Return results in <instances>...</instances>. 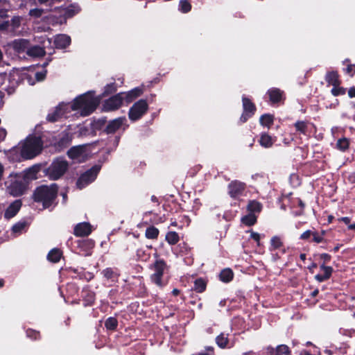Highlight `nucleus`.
I'll return each instance as SVG.
<instances>
[{
	"label": "nucleus",
	"mask_w": 355,
	"mask_h": 355,
	"mask_svg": "<svg viewBox=\"0 0 355 355\" xmlns=\"http://www.w3.org/2000/svg\"><path fill=\"white\" fill-rule=\"evenodd\" d=\"M40 4H44L49 7L46 12L50 14L48 19L52 24H65L68 18L72 17L76 15L80 8L77 5L69 4L61 6H54L55 3L60 2V0H37Z\"/></svg>",
	"instance_id": "1"
},
{
	"label": "nucleus",
	"mask_w": 355,
	"mask_h": 355,
	"mask_svg": "<svg viewBox=\"0 0 355 355\" xmlns=\"http://www.w3.org/2000/svg\"><path fill=\"white\" fill-rule=\"evenodd\" d=\"M99 103V99L94 97L92 92L79 96L70 104L71 110L77 111L81 116L90 114Z\"/></svg>",
	"instance_id": "2"
},
{
	"label": "nucleus",
	"mask_w": 355,
	"mask_h": 355,
	"mask_svg": "<svg viewBox=\"0 0 355 355\" xmlns=\"http://www.w3.org/2000/svg\"><path fill=\"white\" fill-rule=\"evenodd\" d=\"M141 94L142 89L139 87L135 88L128 92L119 93L105 101L103 110L107 112L117 110L123 103L128 104Z\"/></svg>",
	"instance_id": "3"
},
{
	"label": "nucleus",
	"mask_w": 355,
	"mask_h": 355,
	"mask_svg": "<svg viewBox=\"0 0 355 355\" xmlns=\"http://www.w3.org/2000/svg\"><path fill=\"white\" fill-rule=\"evenodd\" d=\"M42 148V142L39 137L29 136L23 142L15 148L19 150L21 155L26 159H32L40 153Z\"/></svg>",
	"instance_id": "4"
},
{
	"label": "nucleus",
	"mask_w": 355,
	"mask_h": 355,
	"mask_svg": "<svg viewBox=\"0 0 355 355\" xmlns=\"http://www.w3.org/2000/svg\"><path fill=\"white\" fill-rule=\"evenodd\" d=\"M58 185L52 184L49 186L42 185L34 192V200L42 203L44 208L50 207L54 202L58 194Z\"/></svg>",
	"instance_id": "5"
},
{
	"label": "nucleus",
	"mask_w": 355,
	"mask_h": 355,
	"mask_svg": "<svg viewBox=\"0 0 355 355\" xmlns=\"http://www.w3.org/2000/svg\"><path fill=\"white\" fill-rule=\"evenodd\" d=\"M8 193L13 196L22 195L26 189V184L23 180V177L17 173H11L5 182Z\"/></svg>",
	"instance_id": "6"
},
{
	"label": "nucleus",
	"mask_w": 355,
	"mask_h": 355,
	"mask_svg": "<svg viewBox=\"0 0 355 355\" xmlns=\"http://www.w3.org/2000/svg\"><path fill=\"white\" fill-rule=\"evenodd\" d=\"M67 169V162L62 158H58L45 170V174L51 180H58L65 173Z\"/></svg>",
	"instance_id": "7"
},
{
	"label": "nucleus",
	"mask_w": 355,
	"mask_h": 355,
	"mask_svg": "<svg viewBox=\"0 0 355 355\" xmlns=\"http://www.w3.org/2000/svg\"><path fill=\"white\" fill-rule=\"evenodd\" d=\"M166 269V263L162 259H157L153 264L150 266V280L157 286L162 287V277L164 270Z\"/></svg>",
	"instance_id": "8"
},
{
	"label": "nucleus",
	"mask_w": 355,
	"mask_h": 355,
	"mask_svg": "<svg viewBox=\"0 0 355 355\" xmlns=\"http://www.w3.org/2000/svg\"><path fill=\"white\" fill-rule=\"evenodd\" d=\"M243 112L239 118V122L242 124L247 122L256 113L257 106L251 98L243 95L242 96Z\"/></svg>",
	"instance_id": "9"
},
{
	"label": "nucleus",
	"mask_w": 355,
	"mask_h": 355,
	"mask_svg": "<svg viewBox=\"0 0 355 355\" xmlns=\"http://www.w3.org/2000/svg\"><path fill=\"white\" fill-rule=\"evenodd\" d=\"M89 145L85 144L72 147L67 153L69 157L72 159L82 162L87 159L90 155L89 150Z\"/></svg>",
	"instance_id": "10"
},
{
	"label": "nucleus",
	"mask_w": 355,
	"mask_h": 355,
	"mask_svg": "<svg viewBox=\"0 0 355 355\" xmlns=\"http://www.w3.org/2000/svg\"><path fill=\"white\" fill-rule=\"evenodd\" d=\"M148 107L146 101H138L130 107L128 112L129 119L132 121H137L146 112Z\"/></svg>",
	"instance_id": "11"
},
{
	"label": "nucleus",
	"mask_w": 355,
	"mask_h": 355,
	"mask_svg": "<svg viewBox=\"0 0 355 355\" xmlns=\"http://www.w3.org/2000/svg\"><path fill=\"white\" fill-rule=\"evenodd\" d=\"M101 169L99 166H94L89 170L83 173L77 181V187L83 189L92 182L96 178Z\"/></svg>",
	"instance_id": "12"
},
{
	"label": "nucleus",
	"mask_w": 355,
	"mask_h": 355,
	"mask_svg": "<svg viewBox=\"0 0 355 355\" xmlns=\"http://www.w3.org/2000/svg\"><path fill=\"white\" fill-rule=\"evenodd\" d=\"M70 111V104L60 103L52 112L47 115L46 119L51 122H54L63 117L67 118Z\"/></svg>",
	"instance_id": "13"
},
{
	"label": "nucleus",
	"mask_w": 355,
	"mask_h": 355,
	"mask_svg": "<svg viewBox=\"0 0 355 355\" xmlns=\"http://www.w3.org/2000/svg\"><path fill=\"white\" fill-rule=\"evenodd\" d=\"M268 97V101L270 105H279L285 100L284 91L277 87L270 88L266 94Z\"/></svg>",
	"instance_id": "14"
},
{
	"label": "nucleus",
	"mask_w": 355,
	"mask_h": 355,
	"mask_svg": "<svg viewBox=\"0 0 355 355\" xmlns=\"http://www.w3.org/2000/svg\"><path fill=\"white\" fill-rule=\"evenodd\" d=\"M246 185L239 180L232 181L228 185V194L233 198H237L243 195Z\"/></svg>",
	"instance_id": "15"
},
{
	"label": "nucleus",
	"mask_w": 355,
	"mask_h": 355,
	"mask_svg": "<svg viewBox=\"0 0 355 355\" xmlns=\"http://www.w3.org/2000/svg\"><path fill=\"white\" fill-rule=\"evenodd\" d=\"M92 230V226L89 223L83 222L75 226L73 234L76 236L83 237L89 235Z\"/></svg>",
	"instance_id": "16"
},
{
	"label": "nucleus",
	"mask_w": 355,
	"mask_h": 355,
	"mask_svg": "<svg viewBox=\"0 0 355 355\" xmlns=\"http://www.w3.org/2000/svg\"><path fill=\"white\" fill-rule=\"evenodd\" d=\"M40 166L35 165L26 169L23 173L17 174L23 177L24 182L27 184L28 182L37 178V174L40 171Z\"/></svg>",
	"instance_id": "17"
},
{
	"label": "nucleus",
	"mask_w": 355,
	"mask_h": 355,
	"mask_svg": "<svg viewBox=\"0 0 355 355\" xmlns=\"http://www.w3.org/2000/svg\"><path fill=\"white\" fill-rule=\"evenodd\" d=\"M266 350L270 355H291V351L286 345H279L275 348L269 346Z\"/></svg>",
	"instance_id": "18"
},
{
	"label": "nucleus",
	"mask_w": 355,
	"mask_h": 355,
	"mask_svg": "<svg viewBox=\"0 0 355 355\" xmlns=\"http://www.w3.org/2000/svg\"><path fill=\"white\" fill-rule=\"evenodd\" d=\"M320 268L324 273L315 275V279L318 282H323L329 279L334 272V268L331 266H327L324 264H321Z\"/></svg>",
	"instance_id": "19"
},
{
	"label": "nucleus",
	"mask_w": 355,
	"mask_h": 355,
	"mask_svg": "<svg viewBox=\"0 0 355 355\" xmlns=\"http://www.w3.org/2000/svg\"><path fill=\"white\" fill-rule=\"evenodd\" d=\"M324 80L329 85L336 87L341 85L340 75L337 71H327L325 74Z\"/></svg>",
	"instance_id": "20"
},
{
	"label": "nucleus",
	"mask_w": 355,
	"mask_h": 355,
	"mask_svg": "<svg viewBox=\"0 0 355 355\" xmlns=\"http://www.w3.org/2000/svg\"><path fill=\"white\" fill-rule=\"evenodd\" d=\"M126 121V119L125 117H119L109 122L107 125L106 131L107 133H114L116 130H119Z\"/></svg>",
	"instance_id": "21"
},
{
	"label": "nucleus",
	"mask_w": 355,
	"mask_h": 355,
	"mask_svg": "<svg viewBox=\"0 0 355 355\" xmlns=\"http://www.w3.org/2000/svg\"><path fill=\"white\" fill-rule=\"evenodd\" d=\"M21 206V201L19 200H15L11 203L8 208L6 209L4 213V217L6 219H10L14 217L17 212L19 211Z\"/></svg>",
	"instance_id": "22"
},
{
	"label": "nucleus",
	"mask_w": 355,
	"mask_h": 355,
	"mask_svg": "<svg viewBox=\"0 0 355 355\" xmlns=\"http://www.w3.org/2000/svg\"><path fill=\"white\" fill-rule=\"evenodd\" d=\"M71 43V38L69 36L64 34H60L55 37L54 44L56 48L64 49L68 46Z\"/></svg>",
	"instance_id": "23"
},
{
	"label": "nucleus",
	"mask_w": 355,
	"mask_h": 355,
	"mask_svg": "<svg viewBox=\"0 0 355 355\" xmlns=\"http://www.w3.org/2000/svg\"><path fill=\"white\" fill-rule=\"evenodd\" d=\"M275 139H274L270 135H269L266 132H263L260 135V139L259 140V144L266 148H268L272 146L275 143Z\"/></svg>",
	"instance_id": "24"
},
{
	"label": "nucleus",
	"mask_w": 355,
	"mask_h": 355,
	"mask_svg": "<svg viewBox=\"0 0 355 355\" xmlns=\"http://www.w3.org/2000/svg\"><path fill=\"white\" fill-rule=\"evenodd\" d=\"M350 145V140L347 137H342L337 140L336 148L341 152L347 151Z\"/></svg>",
	"instance_id": "25"
},
{
	"label": "nucleus",
	"mask_w": 355,
	"mask_h": 355,
	"mask_svg": "<svg viewBox=\"0 0 355 355\" xmlns=\"http://www.w3.org/2000/svg\"><path fill=\"white\" fill-rule=\"evenodd\" d=\"M274 115L263 114L259 118V123L263 127L270 128L274 123Z\"/></svg>",
	"instance_id": "26"
},
{
	"label": "nucleus",
	"mask_w": 355,
	"mask_h": 355,
	"mask_svg": "<svg viewBox=\"0 0 355 355\" xmlns=\"http://www.w3.org/2000/svg\"><path fill=\"white\" fill-rule=\"evenodd\" d=\"M308 124L309 121H297L293 124V126L297 132L306 135L308 132Z\"/></svg>",
	"instance_id": "27"
},
{
	"label": "nucleus",
	"mask_w": 355,
	"mask_h": 355,
	"mask_svg": "<svg viewBox=\"0 0 355 355\" xmlns=\"http://www.w3.org/2000/svg\"><path fill=\"white\" fill-rule=\"evenodd\" d=\"M262 207L261 202L257 200H250L247 206V209L249 213L255 214L256 213H260Z\"/></svg>",
	"instance_id": "28"
},
{
	"label": "nucleus",
	"mask_w": 355,
	"mask_h": 355,
	"mask_svg": "<svg viewBox=\"0 0 355 355\" xmlns=\"http://www.w3.org/2000/svg\"><path fill=\"white\" fill-rule=\"evenodd\" d=\"M283 246L284 243L282 241V239L278 236H274L270 239L269 250L273 251L275 250H278Z\"/></svg>",
	"instance_id": "29"
},
{
	"label": "nucleus",
	"mask_w": 355,
	"mask_h": 355,
	"mask_svg": "<svg viewBox=\"0 0 355 355\" xmlns=\"http://www.w3.org/2000/svg\"><path fill=\"white\" fill-rule=\"evenodd\" d=\"M44 53L45 51L44 49L38 46H32L27 50V54L31 57H41L43 56Z\"/></svg>",
	"instance_id": "30"
},
{
	"label": "nucleus",
	"mask_w": 355,
	"mask_h": 355,
	"mask_svg": "<svg viewBox=\"0 0 355 355\" xmlns=\"http://www.w3.org/2000/svg\"><path fill=\"white\" fill-rule=\"evenodd\" d=\"M11 46L17 52L24 51L27 47V41L25 40H17L11 43Z\"/></svg>",
	"instance_id": "31"
},
{
	"label": "nucleus",
	"mask_w": 355,
	"mask_h": 355,
	"mask_svg": "<svg viewBox=\"0 0 355 355\" xmlns=\"http://www.w3.org/2000/svg\"><path fill=\"white\" fill-rule=\"evenodd\" d=\"M343 64L346 66L343 71L350 77H353L355 75V64H352L350 60L347 58L343 62Z\"/></svg>",
	"instance_id": "32"
},
{
	"label": "nucleus",
	"mask_w": 355,
	"mask_h": 355,
	"mask_svg": "<svg viewBox=\"0 0 355 355\" xmlns=\"http://www.w3.org/2000/svg\"><path fill=\"white\" fill-rule=\"evenodd\" d=\"M46 73V71L45 70H42L41 71L35 72V73H33L32 71L31 74H28L27 76V79H28V83L30 85H34L35 84V81H33L32 79H31L32 75L34 76V77L36 78L37 81H42V80H43L45 78Z\"/></svg>",
	"instance_id": "33"
},
{
	"label": "nucleus",
	"mask_w": 355,
	"mask_h": 355,
	"mask_svg": "<svg viewBox=\"0 0 355 355\" xmlns=\"http://www.w3.org/2000/svg\"><path fill=\"white\" fill-rule=\"evenodd\" d=\"M241 221L244 225L247 226H252L257 223V217L255 214L249 213L242 218Z\"/></svg>",
	"instance_id": "34"
},
{
	"label": "nucleus",
	"mask_w": 355,
	"mask_h": 355,
	"mask_svg": "<svg viewBox=\"0 0 355 355\" xmlns=\"http://www.w3.org/2000/svg\"><path fill=\"white\" fill-rule=\"evenodd\" d=\"M10 28V21L8 19V15L6 12H0V30H8Z\"/></svg>",
	"instance_id": "35"
},
{
	"label": "nucleus",
	"mask_w": 355,
	"mask_h": 355,
	"mask_svg": "<svg viewBox=\"0 0 355 355\" xmlns=\"http://www.w3.org/2000/svg\"><path fill=\"white\" fill-rule=\"evenodd\" d=\"M62 255V252L58 249H53L51 250L48 254V259L50 261L56 263L58 262Z\"/></svg>",
	"instance_id": "36"
},
{
	"label": "nucleus",
	"mask_w": 355,
	"mask_h": 355,
	"mask_svg": "<svg viewBox=\"0 0 355 355\" xmlns=\"http://www.w3.org/2000/svg\"><path fill=\"white\" fill-rule=\"evenodd\" d=\"M166 240L170 245H175L179 241L180 237L175 232H169L166 235Z\"/></svg>",
	"instance_id": "37"
},
{
	"label": "nucleus",
	"mask_w": 355,
	"mask_h": 355,
	"mask_svg": "<svg viewBox=\"0 0 355 355\" xmlns=\"http://www.w3.org/2000/svg\"><path fill=\"white\" fill-rule=\"evenodd\" d=\"M207 283L202 279L199 278L194 282V290L198 293L203 292L206 288Z\"/></svg>",
	"instance_id": "38"
},
{
	"label": "nucleus",
	"mask_w": 355,
	"mask_h": 355,
	"mask_svg": "<svg viewBox=\"0 0 355 355\" xmlns=\"http://www.w3.org/2000/svg\"><path fill=\"white\" fill-rule=\"evenodd\" d=\"M21 21L22 17L19 16L13 17L11 19V21L10 22V28L8 30L11 31H15L20 26Z\"/></svg>",
	"instance_id": "39"
},
{
	"label": "nucleus",
	"mask_w": 355,
	"mask_h": 355,
	"mask_svg": "<svg viewBox=\"0 0 355 355\" xmlns=\"http://www.w3.org/2000/svg\"><path fill=\"white\" fill-rule=\"evenodd\" d=\"M234 278V272L230 268H223V283H228Z\"/></svg>",
	"instance_id": "40"
},
{
	"label": "nucleus",
	"mask_w": 355,
	"mask_h": 355,
	"mask_svg": "<svg viewBox=\"0 0 355 355\" xmlns=\"http://www.w3.org/2000/svg\"><path fill=\"white\" fill-rule=\"evenodd\" d=\"M158 234H159L158 229H157L156 227H155L153 226L147 228V230H146V233H145L146 238L150 239H156L157 237Z\"/></svg>",
	"instance_id": "41"
},
{
	"label": "nucleus",
	"mask_w": 355,
	"mask_h": 355,
	"mask_svg": "<svg viewBox=\"0 0 355 355\" xmlns=\"http://www.w3.org/2000/svg\"><path fill=\"white\" fill-rule=\"evenodd\" d=\"M347 89L341 87L340 85L338 86H333L332 89H331V94L334 96H343L346 94Z\"/></svg>",
	"instance_id": "42"
},
{
	"label": "nucleus",
	"mask_w": 355,
	"mask_h": 355,
	"mask_svg": "<svg viewBox=\"0 0 355 355\" xmlns=\"http://www.w3.org/2000/svg\"><path fill=\"white\" fill-rule=\"evenodd\" d=\"M179 7L180 10L184 13L189 12L191 9V5L187 0H180Z\"/></svg>",
	"instance_id": "43"
},
{
	"label": "nucleus",
	"mask_w": 355,
	"mask_h": 355,
	"mask_svg": "<svg viewBox=\"0 0 355 355\" xmlns=\"http://www.w3.org/2000/svg\"><path fill=\"white\" fill-rule=\"evenodd\" d=\"M45 10L41 8H33L30 10L29 15L35 19L40 18L44 14Z\"/></svg>",
	"instance_id": "44"
},
{
	"label": "nucleus",
	"mask_w": 355,
	"mask_h": 355,
	"mask_svg": "<svg viewBox=\"0 0 355 355\" xmlns=\"http://www.w3.org/2000/svg\"><path fill=\"white\" fill-rule=\"evenodd\" d=\"M25 227L24 223H17L14 225L12 227V232L15 234V236L19 234L22 232L23 230Z\"/></svg>",
	"instance_id": "45"
},
{
	"label": "nucleus",
	"mask_w": 355,
	"mask_h": 355,
	"mask_svg": "<svg viewBox=\"0 0 355 355\" xmlns=\"http://www.w3.org/2000/svg\"><path fill=\"white\" fill-rule=\"evenodd\" d=\"M117 326V320L114 318H109L105 322V327L108 329H114Z\"/></svg>",
	"instance_id": "46"
},
{
	"label": "nucleus",
	"mask_w": 355,
	"mask_h": 355,
	"mask_svg": "<svg viewBox=\"0 0 355 355\" xmlns=\"http://www.w3.org/2000/svg\"><path fill=\"white\" fill-rule=\"evenodd\" d=\"M313 234V231L308 230L300 235V239L311 242Z\"/></svg>",
	"instance_id": "47"
},
{
	"label": "nucleus",
	"mask_w": 355,
	"mask_h": 355,
	"mask_svg": "<svg viewBox=\"0 0 355 355\" xmlns=\"http://www.w3.org/2000/svg\"><path fill=\"white\" fill-rule=\"evenodd\" d=\"M324 238L322 236H320L318 232H313L311 242H315L316 243H320L323 241Z\"/></svg>",
	"instance_id": "48"
},
{
	"label": "nucleus",
	"mask_w": 355,
	"mask_h": 355,
	"mask_svg": "<svg viewBox=\"0 0 355 355\" xmlns=\"http://www.w3.org/2000/svg\"><path fill=\"white\" fill-rule=\"evenodd\" d=\"M116 90V87L114 83L107 85L105 87L104 94H109L114 92Z\"/></svg>",
	"instance_id": "49"
},
{
	"label": "nucleus",
	"mask_w": 355,
	"mask_h": 355,
	"mask_svg": "<svg viewBox=\"0 0 355 355\" xmlns=\"http://www.w3.org/2000/svg\"><path fill=\"white\" fill-rule=\"evenodd\" d=\"M20 71L17 69H14L10 73V76L13 81L17 83L19 80Z\"/></svg>",
	"instance_id": "50"
},
{
	"label": "nucleus",
	"mask_w": 355,
	"mask_h": 355,
	"mask_svg": "<svg viewBox=\"0 0 355 355\" xmlns=\"http://www.w3.org/2000/svg\"><path fill=\"white\" fill-rule=\"evenodd\" d=\"M320 259L323 260L322 264H326L331 261V256L327 253H322L320 254Z\"/></svg>",
	"instance_id": "51"
},
{
	"label": "nucleus",
	"mask_w": 355,
	"mask_h": 355,
	"mask_svg": "<svg viewBox=\"0 0 355 355\" xmlns=\"http://www.w3.org/2000/svg\"><path fill=\"white\" fill-rule=\"evenodd\" d=\"M250 238L254 240L258 245H260V234L259 233L251 231Z\"/></svg>",
	"instance_id": "52"
},
{
	"label": "nucleus",
	"mask_w": 355,
	"mask_h": 355,
	"mask_svg": "<svg viewBox=\"0 0 355 355\" xmlns=\"http://www.w3.org/2000/svg\"><path fill=\"white\" fill-rule=\"evenodd\" d=\"M338 221H339V222H343L345 224L347 225V227H348L349 225H352V224L350 223V222H351V218H350L349 217H347V216L338 218Z\"/></svg>",
	"instance_id": "53"
},
{
	"label": "nucleus",
	"mask_w": 355,
	"mask_h": 355,
	"mask_svg": "<svg viewBox=\"0 0 355 355\" xmlns=\"http://www.w3.org/2000/svg\"><path fill=\"white\" fill-rule=\"evenodd\" d=\"M103 275L107 279L111 278L113 275L112 270L110 268H107V269L104 270L103 271Z\"/></svg>",
	"instance_id": "54"
},
{
	"label": "nucleus",
	"mask_w": 355,
	"mask_h": 355,
	"mask_svg": "<svg viewBox=\"0 0 355 355\" xmlns=\"http://www.w3.org/2000/svg\"><path fill=\"white\" fill-rule=\"evenodd\" d=\"M348 96L349 98H355V87H351L348 90Z\"/></svg>",
	"instance_id": "55"
},
{
	"label": "nucleus",
	"mask_w": 355,
	"mask_h": 355,
	"mask_svg": "<svg viewBox=\"0 0 355 355\" xmlns=\"http://www.w3.org/2000/svg\"><path fill=\"white\" fill-rule=\"evenodd\" d=\"M27 335L29 337L33 336L34 339H36L37 338V336H39V333H37L35 331H33V330H30V331H27Z\"/></svg>",
	"instance_id": "56"
},
{
	"label": "nucleus",
	"mask_w": 355,
	"mask_h": 355,
	"mask_svg": "<svg viewBox=\"0 0 355 355\" xmlns=\"http://www.w3.org/2000/svg\"><path fill=\"white\" fill-rule=\"evenodd\" d=\"M297 201L298 206L301 208V210H302V211L300 213V214H301L305 208V203L300 198H297Z\"/></svg>",
	"instance_id": "57"
},
{
	"label": "nucleus",
	"mask_w": 355,
	"mask_h": 355,
	"mask_svg": "<svg viewBox=\"0 0 355 355\" xmlns=\"http://www.w3.org/2000/svg\"><path fill=\"white\" fill-rule=\"evenodd\" d=\"M317 267H318V264L315 262H312L311 264L307 267V268L311 273H313L314 268H316Z\"/></svg>",
	"instance_id": "58"
},
{
	"label": "nucleus",
	"mask_w": 355,
	"mask_h": 355,
	"mask_svg": "<svg viewBox=\"0 0 355 355\" xmlns=\"http://www.w3.org/2000/svg\"><path fill=\"white\" fill-rule=\"evenodd\" d=\"M6 137V131L4 129H0V142Z\"/></svg>",
	"instance_id": "59"
},
{
	"label": "nucleus",
	"mask_w": 355,
	"mask_h": 355,
	"mask_svg": "<svg viewBox=\"0 0 355 355\" xmlns=\"http://www.w3.org/2000/svg\"><path fill=\"white\" fill-rule=\"evenodd\" d=\"M319 293V291L318 289H315L311 293V297H315L318 295V294Z\"/></svg>",
	"instance_id": "60"
},
{
	"label": "nucleus",
	"mask_w": 355,
	"mask_h": 355,
	"mask_svg": "<svg viewBox=\"0 0 355 355\" xmlns=\"http://www.w3.org/2000/svg\"><path fill=\"white\" fill-rule=\"evenodd\" d=\"M216 342H217L218 345L220 347H222V339L220 338V336H218V337L216 338Z\"/></svg>",
	"instance_id": "61"
},
{
	"label": "nucleus",
	"mask_w": 355,
	"mask_h": 355,
	"mask_svg": "<svg viewBox=\"0 0 355 355\" xmlns=\"http://www.w3.org/2000/svg\"><path fill=\"white\" fill-rule=\"evenodd\" d=\"M334 218H334V216H332V215H329V216H328V219H327L328 223H331L333 222V220H334Z\"/></svg>",
	"instance_id": "62"
},
{
	"label": "nucleus",
	"mask_w": 355,
	"mask_h": 355,
	"mask_svg": "<svg viewBox=\"0 0 355 355\" xmlns=\"http://www.w3.org/2000/svg\"><path fill=\"white\" fill-rule=\"evenodd\" d=\"M348 230H353V231H354V232H355V223H353L352 225H349L348 226Z\"/></svg>",
	"instance_id": "63"
},
{
	"label": "nucleus",
	"mask_w": 355,
	"mask_h": 355,
	"mask_svg": "<svg viewBox=\"0 0 355 355\" xmlns=\"http://www.w3.org/2000/svg\"><path fill=\"white\" fill-rule=\"evenodd\" d=\"M300 355H312L308 351L304 350L301 352Z\"/></svg>",
	"instance_id": "64"
}]
</instances>
